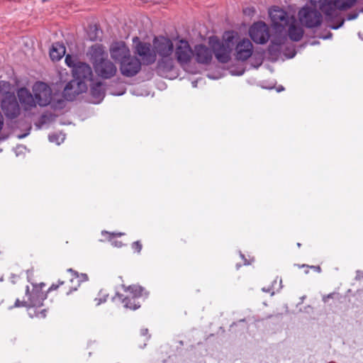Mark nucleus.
Segmentation results:
<instances>
[{
  "instance_id": "f257e3e1",
  "label": "nucleus",
  "mask_w": 363,
  "mask_h": 363,
  "mask_svg": "<svg viewBox=\"0 0 363 363\" xmlns=\"http://www.w3.org/2000/svg\"><path fill=\"white\" fill-rule=\"evenodd\" d=\"M249 35L257 44L264 45L270 40L268 51L272 55H277L281 51V44L286 39L284 24H252Z\"/></svg>"
},
{
  "instance_id": "f03ea898",
  "label": "nucleus",
  "mask_w": 363,
  "mask_h": 363,
  "mask_svg": "<svg viewBox=\"0 0 363 363\" xmlns=\"http://www.w3.org/2000/svg\"><path fill=\"white\" fill-rule=\"evenodd\" d=\"M74 79L65 86L62 94L69 101H72L76 96L86 92L88 84L93 82V72L91 67L85 62H77L72 69Z\"/></svg>"
},
{
  "instance_id": "7ed1b4c3",
  "label": "nucleus",
  "mask_w": 363,
  "mask_h": 363,
  "mask_svg": "<svg viewBox=\"0 0 363 363\" xmlns=\"http://www.w3.org/2000/svg\"><path fill=\"white\" fill-rule=\"evenodd\" d=\"M91 55L95 72L99 77L102 79H111L116 74V66L104 57L105 53L100 45H93Z\"/></svg>"
},
{
  "instance_id": "20e7f679",
  "label": "nucleus",
  "mask_w": 363,
  "mask_h": 363,
  "mask_svg": "<svg viewBox=\"0 0 363 363\" xmlns=\"http://www.w3.org/2000/svg\"><path fill=\"white\" fill-rule=\"evenodd\" d=\"M268 14L271 23H297L296 11L292 6L286 9L278 6H273L269 8Z\"/></svg>"
},
{
  "instance_id": "39448f33",
  "label": "nucleus",
  "mask_w": 363,
  "mask_h": 363,
  "mask_svg": "<svg viewBox=\"0 0 363 363\" xmlns=\"http://www.w3.org/2000/svg\"><path fill=\"white\" fill-rule=\"evenodd\" d=\"M306 29V37L311 38H322L324 40L330 39L332 37V33L326 30V26L337 30L341 28L344 24H301Z\"/></svg>"
},
{
  "instance_id": "423d86ee",
  "label": "nucleus",
  "mask_w": 363,
  "mask_h": 363,
  "mask_svg": "<svg viewBox=\"0 0 363 363\" xmlns=\"http://www.w3.org/2000/svg\"><path fill=\"white\" fill-rule=\"evenodd\" d=\"M1 107L6 118L14 119L21 112L20 106L14 93H6L1 99Z\"/></svg>"
},
{
  "instance_id": "0eeeda50",
  "label": "nucleus",
  "mask_w": 363,
  "mask_h": 363,
  "mask_svg": "<svg viewBox=\"0 0 363 363\" xmlns=\"http://www.w3.org/2000/svg\"><path fill=\"white\" fill-rule=\"evenodd\" d=\"M36 104L41 107L50 104L52 101V89L45 82H37L33 86Z\"/></svg>"
},
{
  "instance_id": "6e6552de",
  "label": "nucleus",
  "mask_w": 363,
  "mask_h": 363,
  "mask_svg": "<svg viewBox=\"0 0 363 363\" xmlns=\"http://www.w3.org/2000/svg\"><path fill=\"white\" fill-rule=\"evenodd\" d=\"M33 285V289L31 293H30L28 286H27L26 289V296H28L29 308L40 307L43 306V301L47 298V293L43 291V288L45 284L40 283L39 285Z\"/></svg>"
},
{
  "instance_id": "1a4fd4ad",
  "label": "nucleus",
  "mask_w": 363,
  "mask_h": 363,
  "mask_svg": "<svg viewBox=\"0 0 363 363\" xmlns=\"http://www.w3.org/2000/svg\"><path fill=\"white\" fill-rule=\"evenodd\" d=\"M296 19L297 23H322V15L316 8L306 5L296 13Z\"/></svg>"
},
{
  "instance_id": "9d476101",
  "label": "nucleus",
  "mask_w": 363,
  "mask_h": 363,
  "mask_svg": "<svg viewBox=\"0 0 363 363\" xmlns=\"http://www.w3.org/2000/svg\"><path fill=\"white\" fill-rule=\"evenodd\" d=\"M121 74L126 77L135 76L141 69V62L136 57L129 55L120 63Z\"/></svg>"
},
{
  "instance_id": "9b49d317",
  "label": "nucleus",
  "mask_w": 363,
  "mask_h": 363,
  "mask_svg": "<svg viewBox=\"0 0 363 363\" xmlns=\"http://www.w3.org/2000/svg\"><path fill=\"white\" fill-rule=\"evenodd\" d=\"M135 52L141 57L145 65H152L156 60L155 52L152 49L151 45L148 43L139 42L135 45Z\"/></svg>"
},
{
  "instance_id": "f8f14e48",
  "label": "nucleus",
  "mask_w": 363,
  "mask_h": 363,
  "mask_svg": "<svg viewBox=\"0 0 363 363\" xmlns=\"http://www.w3.org/2000/svg\"><path fill=\"white\" fill-rule=\"evenodd\" d=\"M286 31V39L281 44V50L284 46L287 43L289 39L291 41L297 42L300 40L303 35L306 36V27L301 24H284Z\"/></svg>"
},
{
  "instance_id": "ddd939ff",
  "label": "nucleus",
  "mask_w": 363,
  "mask_h": 363,
  "mask_svg": "<svg viewBox=\"0 0 363 363\" xmlns=\"http://www.w3.org/2000/svg\"><path fill=\"white\" fill-rule=\"evenodd\" d=\"M110 55L113 60L120 63L129 57L130 52L128 46L123 41L113 43L110 48Z\"/></svg>"
},
{
  "instance_id": "4468645a",
  "label": "nucleus",
  "mask_w": 363,
  "mask_h": 363,
  "mask_svg": "<svg viewBox=\"0 0 363 363\" xmlns=\"http://www.w3.org/2000/svg\"><path fill=\"white\" fill-rule=\"evenodd\" d=\"M17 96L25 111H31L33 108L36 107L37 104L34 94L33 95L27 88H19L17 90Z\"/></svg>"
},
{
  "instance_id": "2eb2a0df",
  "label": "nucleus",
  "mask_w": 363,
  "mask_h": 363,
  "mask_svg": "<svg viewBox=\"0 0 363 363\" xmlns=\"http://www.w3.org/2000/svg\"><path fill=\"white\" fill-rule=\"evenodd\" d=\"M193 50L187 41L181 40L175 50V56L178 62L181 65H186L191 60L193 55Z\"/></svg>"
},
{
  "instance_id": "dca6fc26",
  "label": "nucleus",
  "mask_w": 363,
  "mask_h": 363,
  "mask_svg": "<svg viewBox=\"0 0 363 363\" xmlns=\"http://www.w3.org/2000/svg\"><path fill=\"white\" fill-rule=\"evenodd\" d=\"M233 48H230L225 43L218 40L213 45L212 52L214 53L216 58L219 62L227 63L230 60V53Z\"/></svg>"
},
{
  "instance_id": "f3484780",
  "label": "nucleus",
  "mask_w": 363,
  "mask_h": 363,
  "mask_svg": "<svg viewBox=\"0 0 363 363\" xmlns=\"http://www.w3.org/2000/svg\"><path fill=\"white\" fill-rule=\"evenodd\" d=\"M252 44L247 38H243L238 42L235 47L236 57L239 60L245 61L252 54Z\"/></svg>"
},
{
  "instance_id": "a211bd4d",
  "label": "nucleus",
  "mask_w": 363,
  "mask_h": 363,
  "mask_svg": "<svg viewBox=\"0 0 363 363\" xmlns=\"http://www.w3.org/2000/svg\"><path fill=\"white\" fill-rule=\"evenodd\" d=\"M193 52L196 61L199 64L207 65L212 60V50L203 44L196 45Z\"/></svg>"
},
{
  "instance_id": "6ab92c4d",
  "label": "nucleus",
  "mask_w": 363,
  "mask_h": 363,
  "mask_svg": "<svg viewBox=\"0 0 363 363\" xmlns=\"http://www.w3.org/2000/svg\"><path fill=\"white\" fill-rule=\"evenodd\" d=\"M155 53L157 52L162 57H167L172 55L174 45L170 40L162 38L160 40L155 41Z\"/></svg>"
},
{
  "instance_id": "aec40b11",
  "label": "nucleus",
  "mask_w": 363,
  "mask_h": 363,
  "mask_svg": "<svg viewBox=\"0 0 363 363\" xmlns=\"http://www.w3.org/2000/svg\"><path fill=\"white\" fill-rule=\"evenodd\" d=\"M356 0H331V3L329 4L328 12L331 11L330 20L337 16L340 11L346 10L350 8Z\"/></svg>"
},
{
  "instance_id": "412c9836",
  "label": "nucleus",
  "mask_w": 363,
  "mask_h": 363,
  "mask_svg": "<svg viewBox=\"0 0 363 363\" xmlns=\"http://www.w3.org/2000/svg\"><path fill=\"white\" fill-rule=\"evenodd\" d=\"M91 87L90 91L92 97L98 100V103L100 102L105 96V89L104 84L101 82H97L96 83H89Z\"/></svg>"
},
{
  "instance_id": "4be33fe9",
  "label": "nucleus",
  "mask_w": 363,
  "mask_h": 363,
  "mask_svg": "<svg viewBox=\"0 0 363 363\" xmlns=\"http://www.w3.org/2000/svg\"><path fill=\"white\" fill-rule=\"evenodd\" d=\"M122 287L124 289L125 291H129L133 294V298H138L143 297L147 298L149 296V292L145 290V289L140 285H130L126 287L125 285H122Z\"/></svg>"
},
{
  "instance_id": "5701e85b",
  "label": "nucleus",
  "mask_w": 363,
  "mask_h": 363,
  "mask_svg": "<svg viewBox=\"0 0 363 363\" xmlns=\"http://www.w3.org/2000/svg\"><path fill=\"white\" fill-rule=\"evenodd\" d=\"M310 2L312 6L315 8H318L326 16V18L330 20L331 18V11L328 12L327 10H329V4L331 3V0H310Z\"/></svg>"
},
{
  "instance_id": "b1692460",
  "label": "nucleus",
  "mask_w": 363,
  "mask_h": 363,
  "mask_svg": "<svg viewBox=\"0 0 363 363\" xmlns=\"http://www.w3.org/2000/svg\"><path fill=\"white\" fill-rule=\"evenodd\" d=\"M65 47L60 43L53 44L50 50V57L53 61L60 60L65 54Z\"/></svg>"
},
{
  "instance_id": "393cba45",
  "label": "nucleus",
  "mask_w": 363,
  "mask_h": 363,
  "mask_svg": "<svg viewBox=\"0 0 363 363\" xmlns=\"http://www.w3.org/2000/svg\"><path fill=\"white\" fill-rule=\"evenodd\" d=\"M116 297H118L120 300H121L122 303L124 304V307L125 308H129L131 310H137L140 307V305L139 303H135V298H128L125 297L123 298V295L121 294L120 293L117 292L116 294V296L113 297V300H114Z\"/></svg>"
},
{
  "instance_id": "a878e982",
  "label": "nucleus",
  "mask_w": 363,
  "mask_h": 363,
  "mask_svg": "<svg viewBox=\"0 0 363 363\" xmlns=\"http://www.w3.org/2000/svg\"><path fill=\"white\" fill-rule=\"evenodd\" d=\"M237 33L233 31H226L224 33L223 36L222 43H225V45H229L230 48H233L235 45V39L236 38Z\"/></svg>"
},
{
  "instance_id": "bb28decb",
  "label": "nucleus",
  "mask_w": 363,
  "mask_h": 363,
  "mask_svg": "<svg viewBox=\"0 0 363 363\" xmlns=\"http://www.w3.org/2000/svg\"><path fill=\"white\" fill-rule=\"evenodd\" d=\"M68 272H70L73 277V278L71 279V281H73L74 279H77V286L80 285V283L86 281L88 280V276L86 274L81 273L79 274L77 271L72 269V268H69L67 269Z\"/></svg>"
},
{
  "instance_id": "cd10ccee",
  "label": "nucleus",
  "mask_w": 363,
  "mask_h": 363,
  "mask_svg": "<svg viewBox=\"0 0 363 363\" xmlns=\"http://www.w3.org/2000/svg\"><path fill=\"white\" fill-rule=\"evenodd\" d=\"M48 139L51 143H55L57 145H60L65 139V135L62 133H52L50 134Z\"/></svg>"
},
{
  "instance_id": "c85d7f7f",
  "label": "nucleus",
  "mask_w": 363,
  "mask_h": 363,
  "mask_svg": "<svg viewBox=\"0 0 363 363\" xmlns=\"http://www.w3.org/2000/svg\"><path fill=\"white\" fill-rule=\"evenodd\" d=\"M360 12L363 13V7L357 8V10L347 13L339 23H345V21L354 20Z\"/></svg>"
},
{
  "instance_id": "c756f323",
  "label": "nucleus",
  "mask_w": 363,
  "mask_h": 363,
  "mask_svg": "<svg viewBox=\"0 0 363 363\" xmlns=\"http://www.w3.org/2000/svg\"><path fill=\"white\" fill-rule=\"evenodd\" d=\"M10 84L9 82L5 81L0 82V94L3 96H6V93H11L9 91Z\"/></svg>"
},
{
  "instance_id": "7c9ffc66",
  "label": "nucleus",
  "mask_w": 363,
  "mask_h": 363,
  "mask_svg": "<svg viewBox=\"0 0 363 363\" xmlns=\"http://www.w3.org/2000/svg\"><path fill=\"white\" fill-rule=\"evenodd\" d=\"M296 54V50L294 48H289L287 46L285 48L284 55L287 57V58L291 59L295 57Z\"/></svg>"
},
{
  "instance_id": "2f4dec72",
  "label": "nucleus",
  "mask_w": 363,
  "mask_h": 363,
  "mask_svg": "<svg viewBox=\"0 0 363 363\" xmlns=\"http://www.w3.org/2000/svg\"><path fill=\"white\" fill-rule=\"evenodd\" d=\"M242 12H243V14L246 16H253L256 12V10H255V7L250 6V7H246V8L243 9Z\"/></svg>"
},
{
  "instance_id": "473e14b6",
  "label": "nucleus",
  "mask_w": 363,
  "mask_h": 363,
  "mask_svg": "<svg viewBox=\"0 0 363 363\" xmlns=\"http://www.w3.org/2000/svg\"><path fill=\"white\" fill-rule=\"evenodd\" d=\"M65 63L68 67H72V69L74 68V67L77 65V63L74 62V58L69 55H67L65 57Z\"/></svg>"
},
{
  "instance_id": "72a5a7b5",
  "label": "nucleus",
  "mask_w": 363,
  "mask_h": 363,
  "mask_svg": "<svg viewBox=\"0 0 363 363\" xmlns=\"http://www.w3.org/2000/svg\"><path fill=\"white\" fill-rule=\"evenodd\" d=\"M20 306H25V307H28L29 308V305H28V301H21L19 299H16L15 303H14V306H11L10 308H13V307H20Z\"/></svg>"
},
{
  "instance_id": "f704fd0d",
  "label": "nucleus",
  "mask_w": 363,
  "mask_h": 363,
  "mask_svg": "<svg viewBox=\"0 0 363 363\" xmlns=\"http://www.w3.org/2000/svg\"><path fill=\"white\" fill-rule=\"evenodd\" d=\"M308 44L311 45H315L319 44V41L316 40H310L308 42H305L299 46V50L303 49Z\"/></svg>"
},
{
  "instance_id": "c9c22d12",
  "label": "nucleus",
  "mask_w": 363,
  "mask_h": 363,
  "mask_svg": "<svg viewBox=\"0 0 363 363\" xmlns=\"http://www.w3.org/2000/svg\"><path fill=\"white\" fill-rule=\"evenodd\" d=\"M142 244L140 241L133 242L132 244V248L135 250L137 252H140L142 250Z\"/></svg>"
},
{
  "instance_id": "e433bc0d",
  "label": "nucleus",
  "mask_w": 363,
  "mask_h": 363,
  "mask_svg": "<svg viewBox=\"0 0 363 363\" xmlns=\"http://www.w3.org/2000/svg\"><path fill=\"white\" fill-rule=\"evenodd\" d=\"M138 4H145V3H153V4H159L162 2V0H136Z\"/></svg>"
},
{
  "instance_id": "4c0bfd02",
  "label": "nucleus",
  "mask_w": 363,
  "mask_h": 363,
  "mask_svg": "<svg viewBox=\"0 0 363 363\" xmlns=\"http://www.w3.org/2000/svg\"><path fill=\"white\" fill-rule=\"evenodd\" d=\"M140 335L142 336H146V340H148L150 338V335L148 334V329L147 328H143L140 330Z\"/></svg>"
},
{
  "instance_id": "58836bf2",
  "label": "nucleus",
  "mask_w": 363,
  "mask_h": 363,
  "mask_svg": "<svg viewBox=\"0 0 363 363\" xmlns=\"http://www.w3.org/2000/svg\"><path fill=\"white\" fill-rule=\"evenodd\" d=\"M102 234H103V235H104V234H108V235H110V236H111V237H113V236H118V237H121V236H122V235H124V233H109V232H108V231H106V230L102 231Z\"/></svg>"
},
{
  "instance_id": "ea45409f",
  "label": "nucleus",
  "mask_w": 363,
  "mask_h": 363,
  "mask_svg": "<svg viewBox=\"0 0 363 363\" xmlns=\"http://www.w3.org/2000/svg\"><path fill=\"white\" fill-rule=\"evenodd\" d=\"M363 279V272L361 270H357L355 280L359 281Z\"/></svg>"
},
{
  "instance_id": "a19ab883",
  "label": "nucleus",
  "mask_w": 363,
  "mask_h": 363,
  "mask_svg": "<svg viewBox=\"0 0 363 363\" xmlns=\"http://www.w3.org/2000/svg\"><path fill=\"white\" fill-rule=\"evenodd\" d=\"M64 106V101L58 100L57 105H52V107L54 108H62Z\"/></svg>"
},
{
  "instance_id": "79ce46f5",
  "label": "nucleus",
  "mask_w": 363,
  "mask_h": 363,
  "mask_svg": "<svg viewBox=\"0 0 363 363\" xmlns=\"http://www.w3.org/2000/svg\"><path fill=\"white\" fill-rule=\"evenodd\" d=\"M64 284V281H60L58 285L56 284H52L50 288L48 289L47 292H49L50 291L56 290L60 285H62Z\"/></svg>"
},
{
  "instance_id": "37998d69",
  "label": "nucleus",
  "mask_w": 363,
  "mask_h": 363,
  "mask_svg": "<svg viewBox=\"0 0 363 363\" xmlns=\"http://www.w3.org/2000/svg\"><path fill=\"white\" fill-rule=\"evenodd\" d=\"M111 245L113 246V247H121L123 246V243L121 241H118V240H113L111 242Z\"/></svg>"
},
{
  "instance_id": "c03bdc74",
  "label": "nucleus",
  "mask_w": 363,
  "mask_h": 363,
  "mask_svg": "<svg viewBox=\"0 0 363 363\" xmlns=\"http://www.w3.org/2000/svg\"><path fill=\"white\" fill-rule=\"evenodd\" d=\"M46 313H47V310L46 309H43V310L40 311V312L36 313L35 315L36 316H40L42 318H45Z\"/></svg>"
},
{
  "instance_id": "a18cd8bd",
  "label": "nucleus",
  "mask_w": 363,
  "mask_h": 363,
  "mask_svg": "<svg viewBox=\"0 0 363 363\" xmlns=\"http://www.w3.org/2000/svg\"><path fill=\"white\" fill-rule=\"evenodd\" d=\"M139 21V23H148L150 21V18L147 16H142Z\"/></svg>"
},
{
  "instance_id": "49530a36",
  "label": "nucleus",
  "mask_w": 363,
  "mask_h": 363,
  "mask_svg": "<svg viewBox=\"0 0 363 363\" xmlns=\"http://www.w3.org/2000/svg\"><path fill=\"white\" fill-rule=\"evenodd\" d=\"M333 295H334V294L331 293V294H329L327 296H324L323 297V302L326 303L328 301V299L332 298L333 297Z\"/></svg>"
},
{
  "instance_id": "de8ad7c7",
  "label": "nucleus",
  "mask_w": 363,
  "mask_h": 363,
  "mask_svg": "<svg viewBox=\"0 0 363 363\" xmlns=\"http://www.w3.org/2000/svg\"><path fill=\"white\" fill-rule=\"evenodd\" d=\"M21 149H26V147L23 145H20V146H18L16 148V155L18 156L19 155V153L21 152V150H21Z\"/></svg>"
},
{
  "instance_id": "09e8293b",
  "label": "nucleus",
  "mask_w": 363,
  "mask_h": 363,
  "mask_svg": "<svg viewBox=\"0 0 363 363\" xmlns=\"http://www.w3.org/2000/svg\"><path fill=\"white\" fill-rule=\"evenodd\" d=\"M4 118H3V116L1 114V113L0 112V131L1 130L2 128H3V125H4Z\"/></svg>"
},
{
  "instance_id": "8fccbe9b",
  "label": "nucleus",
  "mask_w": 363,
  "mask_h": 363,
  "mask_svg": "<svg viewBox=\"0 0 363 363\" xmlns=\"http://www.w3.org/2000/svg\"><path fill=\"white\" fill-rule=\"evenodd\" d=\"M310 267L313 269L317 272L320 273L321 272V268L319 266H311Z\"/></svg>"
},
{
  "instance_id": "3c124183",
  "label": "nucleus",
  "mask_w": 363,
  "mask_h": 363,
  "mask_svg": "<svg viewBox=\"0 0 363 363\" xmlns=\"http://www.w3.org/2000/svg\"><path fill=\"white\" fill-rule=\"evenodd\" d=\"M240 257H241V258H242V259H244V260H245V265L250 264V262H247V260L245 259V255H244L243 254H242L241 252H240Z\"/></svg>"
},
{
  "instance_id": "603ef678",
  "label": "nucleus",
  "mask_w": 363,
  "mask_h": 363,
  "mask_svg": "<svg viewBox=\"0 0 363 363\" xmlns=\"http://www.w3.org/2000/svg\"><path fill=\"white\" fill-rule=\"evenodd\" d=\"M28 134H29V133H26L22 134V135H18V138L19 139L24 138H26Z\"/></svg>"
},
{
  "instance_id": "864d4df0",
  "label": "nucleus",
  "mask_w": 363,
  "mask_h": 363,
  "mask_svg": "<svg viewBox=\"0 0 363 363\" xmlns=\"http://www.w3.org/2000/svg\"><path fill=\"white\" fill-rule=\"evenodd\" d=\"M262 290L264 292H270L272 289H271V287H269V288L264 287V288L262 289Z\"/></svg>"
},
{
  "instance_id": "5fc2aeb1",
  "label": "nucleus",
  "mask_w": 363,
  "mask_h": 363,
  "mask_svg": "<svg viewBox=\"0 0 363 363\" xmlns=\"http://www.w3.org/2000/svg\"><path fill=\"white\" fill-rule=\"evenodd\" d=\"M284 88L283 86H279L277 89V92H280L281 91H284Z\"/></svg>"
},
{
  "instance_id": "6e6d98bb",
  "label": "nucleus",
  "mask_w": 363,
  "mask_h": 363,
  "mask_svg": "<svg viewBox=\"0 0 363 363\" xmlns=\"http://www.w3.org/2000/svg\"><path fill=\"white\" fill-rule=\"evenodd\" d=\"M358 36H359V38L361 40H363V33H362V31H359V32L358 33Z\"/></svg>"
},
{
  "instance_id": "4d7b16f0",
  "label": "nucleus",
  "mask_w": 363,
  "mask_h": 363,
  "mask_svg": "<svg viewBox=\"0 0 363 363\" xmlns=\"http://www.w3.org/2000/svg\"><path fill=\"white\" fill-rule=\"evenodd\" d=\"M106 301V298H103V299H99V301L97 303V305H99V304H101V303L105 302Z\"/></svg>"
},
{
  "instance_id": "13d9d810",
  "label": "nucleus",
  "mask_w": 363,
  "mask_h": 363,
  "mask_svg": "<svg viewBox=\"0 0 363 363\" xmlns=\"http://www.w3.org/2000/svg\"><path fill=\"white\" fill-rule=\"evenodd\" d=\"M191 84H192V86L194 87H196V86H197V81H194V82H191Z\"/></svg>"
},
{
  "instance_id": "bf43d9fd",
  "label": "nucleus",
  "mask_w": 363,
  "mask_h": 363,
  "mask_svg": "<svg viewBox=\"0 0 363 363\" xmlns=\"http://www.w3.org/2000/svg\"><path fill=\"white\" fill-rule=\"evenodd\" d=\"M16 277V276L14 274H11V279H15ZM12 282L14 283L15 281L13 280H12Z\"/></svg>"
},
{
  "instance_id": "052dcab7",
  "label": "nucleus",
  "mask_w": 363,
  "mask_h": 363,
  "mask_svg": "<svg viewBox=\"0 0 363 363\" xmlns=\"http://www.w3.org/2000/svg\"><path fill=\"white\" fill-rule=\"evenodd\" d=\"M8 136H4V137H1L0 138V141L1 140H5L6 139H7Z\"/></svg>"
},
{
  "instance_id": "680f3d73",
  "label": "nucleus",
  "mask_w": 363,
  "mask_h": 363,
  "mask_svg": "<svg viewBox=\"0 0 363 363\" xmlns=\"http://www.w3.org/2000/svg\"><path fill=\"white\" fill-rule=\"evenodd\" d=\"M279 285H280L279 289H281L283 287L281 279H280V280H279Z\"/></svg>"
},
{
  "instance_id": "e2e57ef3",
  "label": "nucleus",
  "mask_w": 363,
  "mask_h": 363,
  "mask_svg": "<svg viewBox=\"0 0 363 363\" xmlns=\"http://www.w3.org/2000/svg\"><path fill=\"white\" fill-rule=\"evenodd\" d=\"M305 298H306V296H302L301 298V302H303Z\"/></svg>"
},
{
  "instance_id": "0e129e2a",
  "label": "nucleus",
  "mask_w": 363,
  "mask_h": 363,
  "mask_svg": "<svg viewBox=\"0 0 363 363\" xmlns=\"http://www.w3.org/2000/svg\"><path fill=\"white\" fill-rule=\"evenodd\" d=\"M179 345H184V343H183V341H182V340H180V341L179 342Z\"/></svg>"
},
{
  "instance_id": "69168bd1",
  "label": "nucleus",
  "mask_w": 363,
  "mask_h": 363,
  "mask_svg": "<svg viewBox=\"0 0 363 363\" xmlns=\"http://www.w3.org/2000/svg\"><path fill=\"white\" fill-rule=\"evenodd\" d=\"M255 23H264V21H256Z\"/></svg>"
},
{
  "instance_id": "338daca9",
  "label": "nucleus",
  "mask_w": 363,
  "mask_h": 363,
  "mask_svg": "<svg viewBox=\"0 0 363 363\" xmlns=\"http://www.w3.org/2000/svg\"><path fill=\"white\" fill-rule=\"evenodd\" d=\"M243 73H244V71H242L241 72H240V73L238 74V75H242Z\"/></svg>"
},
{
  "instance_id": "774afa93",
  "label": "nucleus",
  "mask_w": 363,
  "mask_h": 363,
  "mask_svg": "<svg viewBox=\"0 0 363 363\" xmlns=\"http://www.w3.org/2000/svg\"><path fill=\"white\" fill-rule=\"evenodd\" d=\"M236 325V323H233L231 324L230 327H233V325Z\"/></svg>"
}]
</instances>
